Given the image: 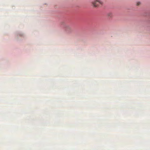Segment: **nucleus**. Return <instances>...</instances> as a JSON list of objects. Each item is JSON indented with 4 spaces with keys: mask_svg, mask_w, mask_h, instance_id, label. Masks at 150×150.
<instances>
[{
    "mask_svg": "<svg viewBox=\"0 0 150 150\" xmlns=\"http://www.w3.org/2000/svg\"><path fill=\"white\" fill-rule=\"evenodd\" d=\"M140 4V2H138L137 3V6H139V5Z\"/></svg>",
    "mask_w": 150,
    "mask_h": 150,
    "instance_id": "obj_2",
    "label": "nucleus"
},
{
    "mask_svg": "<svg viewBox=\"0 0 150 150\" xmlns=\"http://www.w3.org/2000/svg\"><path fill=\"white\" fill-rule=\"evenodd\" d=\"M93 4L95 7H97L100 5H102V2L99 0H96L93 2Z\"/></svg>",
    "mask_w": 150,
    "mask_h": 150,
    "instance_id": "obj_1",
    "label": "nucleus"
}]
</instances>
